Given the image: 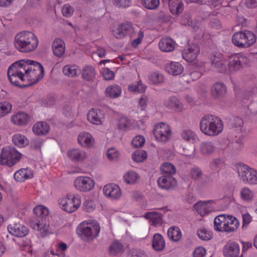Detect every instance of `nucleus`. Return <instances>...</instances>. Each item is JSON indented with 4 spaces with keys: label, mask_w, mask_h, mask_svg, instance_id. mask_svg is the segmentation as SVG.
Instances as JSON below:
<instances>
[{
    "label": "nucleus",
    "mask_w": 257,
    "mask_h": 257,
    "mask_svg": "<svg viewBox=\"0 0 257 257\" xmlns=\"http://www.w3.org/2000/svg\"><path fill=\"white\" fill-rule=\"evenodd\" d=\"M144 37V33L143 31L140 30L138 34L137 38L134 39L132 42V45L134 47H137L142 42L143 38Z\"/></svg>",
    "instance_id": "774afa93"
},
{
    "label": "nucleus",
    "mask_w": 257,
    "mask_h": 257,
    "mask_svg": "<svg viewBox=\"0 0 257 257\" xmlns=\"http://www.w3.org/2000/svg\"><path fill=\"white\" fill-rule=\"evenodd\" d=\"M159 47L163 52H171L173 51L175 48V43L171 38H164L159 42Z\"/></svg>",
    "instance_id": "473e14b6"
},
{
    "label": "nucleus",
    "mask_w": 257,
    "mask_h": 257,
    "mask_svg": "<svg viewBox=\"0 0 257 257\" xmlns=\"http://www.w3.org/2000/svg\"><path fill=\"white\" fill-rule=\"evenodd\" d=\"M95 181L87 176H81L75 178L73 182L74 188L78 191L83 193L92 191L95 187Z\"/></svg>",
    "instance_id": "9b49d317"
},
{
    "label": "nucleus",
    "mask_w": 257,
    "mask_h": 257,
    "mask_svg": "<svg viewBox=\"0 0 257 257\" xmlns=\"http://www.w3.org/2000/svg\"><path fill=\"white\" fill-rule=\"evenodd\" d=\"M132 126L131 120L125 117H121L118 121V128L122 131H127Z\"/></svg>",
    "instance_id": "5fc2aeb1"
},
{
    "label": "nucleus",
    "mask_w": 257,
    "mask_h": 257,
    "mask_svg": "<svg viewBox=\"0 0 257 257\" xmlns=\"http://www.w3.org/2000/svg\"><path fill=\"white\" fill-rule=\"evenodd\" d=\"M144 216L146 219H149L153 225H159L162 223V214L156 211L147 212Z\"/></svg>",
    "instance_id": "58836bf2"
},
{
    "label": "nucleus",
    "mask_w": 257,
    "mask_h": 257,
    "mask_svg": "<svg viewBox=\"0 0 257 257\" xmlns=\"http://www.w3.org/2000/svg\"><path fill=\"white\" fill-rule=\"evenodd\" d=\"M169 7L172 14L178 15L182 12L184 5L181 0H169Z\"/></svg>",
    "instance_id": "72a5a7b5"
},
{
    "label": "nucleus",
    "mask_w": 257,
    "mask_h": 257,
    "mask_svg": "<svg viewBox=\"0 0 257 257\" xmlns=\"http://www.w3.org/2000/svg\"><path fill=\"white\" fill-rule=\"evenodd\" d=\"M100 230V225L97 221L88 220L79 224L77 228V233L81 239L89 242L98 236Z\"/></svg>",
    "instance_id": "20e7f679"
},
{
    "label": "nucleus",
    "mask_w": 257,
    "mask_h": 257,
    "mask_svg": "<svg viewBox=\"0 0 257 257\" xmlns=\"http://www.w3.org/2000/svg\"><path fill=\"white\" fill-rule=\"evenodd\" d=\"M167 107L173 109L176 112H181L184 110V105L176 97H171L166 102Z\"/></svg>",
    "instance_id": "2f4dec72"
},
{
    "label": "nucleus",
    "mask_w": 257,
    "mask_h": 257,
    "mask_svg": "<svg viewBox=\"0 0 257 257\" xmlns=\"http://www.w3.org/2000/svg\"><path fill=\"white\" fill-rule=\"evenodd\" d=\"M236 169L238 178L243 183L248 185L257 184V170L244 164L236 165Z\"/></svg>",
    "instance_id": "423d86ee"
},
{
    "label": "nucleus",
    "mask_w": 257,
    "mask_h": 257,
    "mask_svg": "<svg viewBox=\"0 0 257 257\" xmlns=\"http://www.w3.org/2000/svg\"><path fill=\"white\" fill-rule=\"evenodd\" d=\"M87 120L95 125H102L105 121V114L103 111L98 108H91L87 114Z\"/></svg>",
    "instance_id": "4468645a"
},
{
    "label": "nucleus",
    "mask_w": 257,
    "mask_h": 257,
    "mask_svg": "<svg viewBox=\"0 0 257 257\" xmlns=\"http://www.w3.org/2000/svg\"><path fill=\"white\" fill-rule=\"evenodd\" d=\"M68 157L71 160L77 162H82L87 158L85 151L79 149H72L67 152Z\"/></svg>",
    "instance_id": "5701e85b"
},
{
    "label": "nucleus",
    "mask_w": 257,
    "mask_h": 257,
    "mask_svg": "<svg viewBox=\"0 0 257 257\" xmlns=\"http://www.w3.org/2000/svg\"><path fill=\"white\" fill-rule=\"evenodd\" d=\"M206 251L205 248L199 246L196 247L193 252L194 257H204L206 254Z\"/></svg>",
    "instance_id": "338daca9"
},
{
    "label": "nucleus",
    "mask_w": 257,
    "mask_h": 257,
    "mask_svg": "<svg viewBox=\"0 0 257 257\" xmlns=\"http://www.w3.org/2000/svg\"><path fill=\"white\" fill-rule=\"evenodd\" d=\"M153 133L155 140L161 144H165L168 142L172 135L170 126L168 123L163 122L154 125Z\"/></svg>",
    "instance_id": "1a4fd4ad"
},
{
    "label": "nucleus",
    "mask_w": 257,
    "mask_h": 257,
    "mask_svg": "<svg viewBox=\"0 0 257 257\" xmlns=\"http://www.w3.org/2000/svg\"><path fill=\"white\" fill-rule=\"evenodd\" d=\"M190 176L192 179L197 181L201 185L207 183V176L203 174L201 170L198 167H194L190 172Z\"/></svg>",
    "instance_id": "a878e982"
},
{
    "label": "nucleus",
    "mask_w": 257,
    "mask_h": 257,
    "mask_svg": "<svg viewBox=\"0 0 257 257\" xmlns=\"http://www.w3.org/2000/svg\"><path fill=\"white\" fill-rule=\"evenodd\" d=\"M149 79L152 83L159 84L164 82V77L163 75L158 71L151 72L149 76Z\"/></svg>",
    "instance_id": "49530a36"
},
{
    "label": "nucleus",
    "mask_w": 257,
    "mask_h": 257,
    "mask_svg": "<svg viewBox=\"0 0 257 257\" xmlns=\"http://www.w3.org/2000/svg\"><path fill=\"white\" fill-rule=\"evenodd\" d=\"M50 130L49 124L44 121H39L36 123L33 127V132L37 135H44L47 134Z\"/></svg>",
    "instance_id": "e433bc0d"
},
{
    "label": "nucleus",
    "mask_w": 257,
    "mask_h": 257,
    "mask_svg": "<svg viewBox=\"0 0 257 257\" xmlns=\"http://www.w3.org/2000/svg\"><path fill=\"white\" fill-rule=\"evenodd\" d=\"M169 238L174 241L179 240L182 237V233L180 229L176 226L170 227L167 232Z\"/></svg>",
    "instance_id": "37998d69"
},
{
    "label": "nucleus",
    "mask_w": 257,
    "mask_h": 257,
    "mask_svg": "<svg viewBox=\"0 0 257 257\" xmlns=\"http://www.w3.org/2000/svg\"><path fill=\"white\" fill-rule=\"evenodd\" d=\"M122 92L121 88L118 85H111L106 87L104 94L106 97L115 99L120 96Z\"/></svg>",
    "instance_id": "c85d7f7f"
},
{
    "label": "nucleus",
    "mask_w": 257,
    "mask_h": 257,
    "mask_svg": "<svg viewBox=\"0 0 257 257\" xmlns=\"http://www.w3.org/2000/svg\"><path fill=\"white\" fill-rule=\"evenodd\" d=\"M146 86L143 84L141 81L137 82V83L130 84L128 86V91L138 93H141L145 92Z\"/></svg>",
    "instance_id": "09e8293b"
},
{
    "label": "nucleus",
    "mask_w": 257,
    "mask_h": 257,
    "mask_svg": "<svg viewBox=\"0 0 257 257\" xmlns=\"http://www.w3.org/2000/svg\"><path fill=\"white\" fill-rule=\"evenodd\" d=\"M243 120L242 119L235 117L234 118L231 122V125L233 130L236 132L237 134L241 133L243 131Z\"/></svg>",
    "instance_id": "6e6d98bb"
},
{
    "label": "nucleus",
    "mask_w": 257,
    "mask_h": 257,
    "mask_svg": "<svg viewBox=\"0 0 257 257\" xmlns=\"http://www.w3.org/2000/svg\"><path fill=\"white\" fill-rule=\"evenodd\" d=\"M223 127L222 120L218 117L211 114L203 116L199 123L200 131L204 135L211 137L220 134L223 131Z\"/></svg>",
    "instance_id": "7ed1b4c3"
},
{
    "label": "nucleus",
    "mask_w": 257,
    "mask_h": 257,
    "mask_svg": "<svg viewBox=\"0 0 257 257\" xmlns=\"http://www.w3.org/2000/svg\"><path fill=\"white\" fill-rule=\"evenodd\" d=\"M184 70L183 66L176 62H171L166 66V71L170 74L177 76L181 74Z\"/></svg>",
    "instance_id": "7c9ffc66"
},
{
    "label": "nucleus",
    "mask_w": 257,
    "mask_h": 257,
    "mask_svg": "<svg viewBox=\"0 0 257 257\" xmlns=\"http://www.w3.org/2000/svg\"><path fill=\"white\" fill-rule=\"evenodd\" d=\"M226 93L225 85L221 82L214 83L211 88V94L213 97L215 98L223 97Z\"/></svg>",
    "instance_id": "bb28decb"
},
{
    "label": "nucleus",
    "mask_w": 257,
    "mask_h": 257,
    "mask_svg": "<svg viewBox=\"0 0 257 257\" xmlns=\"http://www.w3.org/2000/svg\"><path fill=\"white\" fill-rule=\"evenodd\" d=\"M147 158V152L142 150L135 151L132 155L133 160L138 163L144 161Z\"/></svg>",
    "instance_id": "3c124183"
},
{
    "label": "nucleus",
    "mask_w": 257,
    "mask_h": 257,
    "mask_svg": "<svg viewBox=\"0 0 257 257\" xmlns=\"http://www.w3.org/2000/svg\"><path fill=\"white\" fill-rule=\"evenodd\" d=\"M200 52L199 47L195 44L188 45L182 53L183 58L187 62H193L196 59Z\"/></svg>",
    "instance_id": "a211bd4d"
},
{
    "label": "nucleus",
    "mask_w": 257,
    "mask_h": 257,
    "mask_svg": "<svg viewBox=\"0 0 257 257\" xmlns=\"http://www.w3.org/2000/svg\"><path fill=\"white\" fill-rule=\"evenodd\" d=\"M33 177V172L30 168H22L14 174V178L18 182H23Z\"/></svg>",
    "instance_id": "cd10ccee"
},
{
    "label": "nucleus",
    "mask_w": 257,
    "mask_h": 257,
    "mask_svg": "<svg viewBox=\"0 0 257 257\" xmlns=\"http://www.w3.org/2000/svg\"><path fill=\"white\" fill-rule=\"evenodd\" d=\"M31 227L38 231L42 236H46L53 232L52 226L50 225L49 221L46 217L37 218L31 223Z\"/></svg>",
    "instance_id": "f8f14e48"
},
{
    "label": "nucleus",
    "mask_w": 257,
    "mask_h": 257,
    "mask_svg": "<svg viewBox=\"0 0 257 257\" xmlns=\"http://www.w3.org/2000/svg\"><path fill=\"white\" fill-rule=\"evenodd\" d=\"M142 4L146 8L154 10L159 6L160 1L159 0H142Z\"/></svg>",
    "instance_id": "052dcab7"
},
{
    "label": "nucleus",
    "mask_w": 257,
    "mask_h": 257,
    "mask_svg": "<svg viewBox=\"0 0 257 257\" xmlns=\"http://www.w3.org/2000/svg\"><path fill=\"white\" fill-rule=\"evenodd\" d=\"M157 183L160 188L167 190L174 188L177 184L176 180L171 175H163L158 178Z\"/></svg>",
    "instance_id": "f3484780"
},
{
    "label": "nucleus",
    "mask_w": 257,
    "mask_h": 257,
    "mask_svg": "<svg viewBox=\"0 0 257 257\" xmlns=\"http://www.w3.org/2000/svg\"><path fill=\"white\" fill-rule=\"evenodd\" d=\"M9 232L17 237H22L28 234V229L23 224L20 223H14L8 226Z\"/></svg>",
    "instance_id": "6ab92c4d"
},
{
    "label": "nucleus",
    "mask_w": 257,
    "mask_h": 257,
    "mask_svg": "<svg viewBox=\"0 0 257 257\" xmlns=\"http://www.w3.org/2000/svg\"><path fill=\"white\" fill-rule=\"evenodd\" d=\"M145 138L141 135L136 136L132 141V145L134 148L142 147L145 144Z\"/></svg>",
    "instance_id": "0e129e2a"
},
{
    "label": "nucleus",
    "mask_w": 257,
    "mask_h": 257,
    "mask_svg": "<svg viewBox=\"0 0 257 257\" xmlns=\"http://www.w3.org/2000/svg\"><path fill=\"white\" fill-rule=\"evenodd\" d=\"M12 140L13 143L20 148L25 147L29 144V141L25 136L20 134L14 135Z\"/></svg>",
    "instance_id": "c03bdc74"
},
{
    "label": "nucleus",
    "mask_w": 257,
    "mask_h": 257,
    "mask_svg": "<svg viewBox=\"0 0 257 257\" xmlns=\"http://www.w3.org/2000/svg\"><path fill=\"white\" fill-rule=\"evenodd\" d=\"M181 139L187 142L194 143L198 140L197 134L190 129L183 130L181 134Z\"/></svg>",
    "instance_id": "c9c22d12"
},
{
    "label": "nucleus",
    "mask_w": 257,
    "mask_h": 257,
    "mask_svg": "<svg viewBox=\"0 0 257 257\" xmlns=\"http://www.w3.org/2000/svg\"><path fill=\"white\" fill-rule=\"evenodd\" d=\"M212 65L218 69L219 71L227 70V60L223 59L219 54L211 58Z\"/></svg>",
    "instance_id": "f704fd0d"
},
{
    "label": "nucleus",
    "mask_w": 257,
    "mask_h": 257,
    "mask_svg": "<svg viewBox=\"0 0 257 257\" xmlns=\"http://www.w3.org/2000/svg\"><path fill=\"white\" fill-rule=\"evenodd\" d=\"M83 207L86 211L92 212L95 209L96 205L93 200L87 199L83 202Z\"/></svg>",
    "instance_id": "e2e57ef3"
},
{
    "label": "nucleus",
    "mask_w": 257,
    "mask_h": 257,
    "mask_svg": "<svg viewBox=\"0 0 257 257\" xmlns=\"http://www.w3.org/2000/svg\"><path fill=\"white\" fill-rule=\"evenodd\" d=\"M139 175L135 171H130L126 172L123 176L124 182L130 185L136 183L139 180Z\"/></svg>",
    "instance_id": "79ce46f5"
},
{
    "label": "nucleus",
    "mask_w": 257,
    "mask_h": 257,
    "mask_svg": "<svg viewBox=\"0 0 257 257\" xmlns=\"http://www.w3.org/2000/svg\"><path fill=\"white\" fill-rule=\"evenodd\" d=\"M28 116L25 112H19L12 116L11 120L15 124L24 125L28 121Z\"/></svg>",
    "instance_id": "a19ab883"
},
{
    "label": "nucleus",
    "mask_w": 257,
    "mask_h": 257,
    "mask_svg": "<svg viewBox=\"0 0 257 257\" xmlns=\"http://www.w3.org/2000/svg\"><path fill=\"white\" fill-rule=\"evenodd\" d=\"M74 13V9L69 4L65 5L62 9L63 16L66 18L71 17Z\"/></svg>",
    "instance_id": "69168bd1"
},
{
    "label": "nucleus",
    "mask_w": 257,
    "mask_h": 257,
    "mask_svg": "<svg viewBox=\"0 0 257 257\" xmlns=\"http://www.w3.org/2000/svg\"><path fill=\"white\" fill-rule=\"evenodd\" d=\"M134 32V28L131 23H122L112 30L113 36L118 39H122Z\"/></svg>",
    "instance_id": "2eb2a0df"
},
{
    "label": "nucleus",
    "mask_w": 257,
    "mask_h": 257,
    "mask_svg": "<svg viewBox=\"0 0 257 257\" xmlns=\"http://www.w3.org/2000/svg\"><path fill=\"white\" fill-rule=\"evenodd\" d=\"M215 150L214 144L211 141L202 142L199 145V151L202 156H209L213 154Z\"/></svg>",
    "instance_id": "b1692460"
},
{
    "label": "nucleus",
    "mask_w": 257,
    "mask_h": 257,
    "mask_svg": "<svg viewBox=\"0 0 257 257\" xmlns=\"http://www.w3.org/2000/svg\"><path fill=\"white\" fill-rule=\"evenodd\" d=\"M249 62L247 57L242 53L231 54L227 60V70L230 72L237 71L248 65Z\"/></svg>",
    "instance_id": "6e6552de"
},
{
    "label": "nucleus",
    "mask_w": 257,
    "mask_h": 257,
    "mask_svg": "<svg viewBox=\"0 0 257 257\" xmlns=\"http://www.w3.org/2000/svg\"><path fill=\"white\" fill-rule=\"evenodd\" d=\"M165 246V242L163 237L159 233L154 235L152 240V247L154 250L157 251H162Z\"/></svg>",
    "instance_id": "4c0bfd02"
},
{
    "label": "nucleus",
    "mask_w": 257,
    "mask_h": 257,
    "mask_svg": "<svg viewBox=\"0 0 257 257\" xmlns=\"http://www.w3.org/2000/svg\"><path fill=\"white\" fill-rule=\"evenodd\" d=\"M81 203V197L79 194H67L59 200L60 208L68 213L77 210Z\"/></svg>",
    "instance_id": "0eeeda50"
},
{
    "label": "nucleus",
    "mask_w": 257,
    "mask_h": 257,
    "mask_svg": "<svg viewBox=\"0 0 257 257\" xmlns=\"http://www.w3.org/2000/svg\"><path fill=\"white\" fill-rule=\"evenodd\" d=\"M79 72L80 69L75 65H66L63 68V73L64 74L70 77L77 76Z\"/></svg>",
    "instance_id": "de8ad7c7"
},
{
    "label": "nucleus",
    "mask_w": 257,
    "mask_h": 257,
    "mask_svg": "<svg viewBox=\"0 0 257 257\" xmlns=\"http://www.w3.org/2000/svg\"><path fill=\"white\" fill-rule=\"evenodd\" d=\"M239 225V221L237 218L231 215L225 214V232H233L238 228Z\"/></svg>",
    "instance_id": "4be33fe9"
},
{
    "label": "nucleus",
    "mask_w": 257,
    "mask_h": 257,
    "mask_svg": "<svg viewBox=\"0 0 257 257\" xmlns=\"http://www.w3.org/2000/svg\"><path fill=\"white\" fill-rule=\"evenodd\" d=\"M234 46L241 48H247L252 46L256 41V35L251 31L245 30L235 33L232 37Z\"/></svg>",
    "instance_id": "39448f33"
},
{
    "label": "nucleus",
    "mask_w": 257,
    "mask_h": 257,
    "mask_svg": "<svg viewBox=\"0 0 257 257\" xmlns=\"http://www.w3.org/2000/svg\"><path fill=\"white\" fill-rule=\"evenodd\" d=\"M194 208L202 216H205L211 212L218 209L216 207V203L213 200L199 201L194 204Z\"/></svg>",
    "instance_id": "ddd939ff"
},
{
    "label": "nucleus",
    "mask_w": 257,
    "mask_h": 257,
    "mask_svg": "<svg viewBox=\"0 0 257 257\" xmlns=\"http://www.w3.org/2000/svg\"><path fill=\"white\" fill-rule=\"evenodd\" d=\"M161 172L164 175L165 174H173L176 172L175 167L172 164L165 163L163 164L161 168Z\"/></svg>",
    "instance_id": "4d7b16f0"
},
{
    "label": "nucleus",
    "mask_w": 257,
    "mask_h": 257,
    "mask_svg": "<svg viewBox=\"0 0 257 257\" xmlns=\"http://www.w3.org/2000/svg\"><path fill=\"white\" fill-rule=\"evenodd\" d=\"M197 235L200 239L205 241L210 240L212 237V234L210 231L203 228L198 230Z\"/></svg>",
    "instance_id": "bf43d9fd"
},
{
    "label": "nucleus",
    "mask_w": 257,
    "mask_h": 257,
    "mask_svg": "<svg viewBox=\"0 0 257 257\" xmlns=\"http://www.w3.org/2000/svg\"><path fill=\"white\" fill-rule=\"evenodd\" d=\"M123 250L122 244L118 241H113L109 247V252L111 255H116Z\"/></svg>",
    "instance_id": "8fccbe9b"
},
{
    "label": "nucleus",
    "mask_w": 257,
    "mask_h": 257,
    "mask_svg": "<svg viewBox=\"0 0 257 257\" xmlns=\"http://www.w3.org/2000/svg\"><path fill=\"white\" fill-rule=\"evenodd\" d=\"M104 195L111 199L116 200L121 195V191L118 186L115 184H109L105 185L103 188Z\"/></svg>",
    "instance_id": "dca6fc26"
},
{
    "label": "nucleus",
    "mask_w": 257,
    "mask_h": 257,
    "mask_svg": "<svg viewBox=\"0 0 257 257\" xmlns=\"http://www.w3.org/2000/svg\"><path fill=\"white\" fill-rule=\"evenodd\" d=\"M52 50L54 54L56 56L61 57L65 52V45L64 42L61 39H56L53 42Z\"/></svg>",
    "instance_id": "c756f323"
},
{
    "label": "nucleus",
    "mask_w": 257,
    "mask_h": 257,
    "mask_svg": "<svg viewBox=\"0 0 257 257\" xmlns=\"http://www.w3.org/2000/svg\"><path fill=\"white\" fill-rule=\"evenodd\" d=\"M214 228L216 231L225 232V214H220L215 218Z\"/></svg>",
    "instance_id": "ea45409f"
},
{
    "label": "nucleus",
    "mask_w": 257,
    "mask_h": 257,
    "mask_svg": "<svg viewBox=\"0 0 257 257\" xmlns=\"http://www.w3.org/2000/svg\"><path fill=\"white\" fill-rule=\"evenodd\" d=\"M33 212L37 216L38 218L45 217L49 214L48 209L41 205L35 207L34 208Z\"/></svg>",
    "instance_id": "603ef678"
},
{
    "label": "nucleus",
    "mask_w": 257,
    "mask_h": 257,
    "mask_svg": "<svg viewBox=\"0 0 257 257\" xmlns=\"http://www.w3.org/2000/svg\"><path fill=\"white\" fill-rule=\"evenodd\" d=\"M240 199L244 202L250 203L255 198V193L254 191L248 187L242 188L239 192Z\"/></svg>",
    "instance_id": "393cba45"
},
{
    "label": "nucleus",
    "mask_w": 257,
    "mask_h": 257,
    "mask_svg": "<svg viewBox=\"0 0 257 257\" xmlns=\"http://www.w3.org/2000/svg\"><path fill=\"white\" fill-rule=\"evenodd\" d=\"M12 104L7 101L0 102V116H3L9 113L12 110Z\"/></svg>",
    "instance_id": "13d9d810"
},
{
    "label": "nucleus",
    "mask_w": 257,
    "mask_h": 257,
    "mask_svg": "<svg viewBox=\"0 0 257 257\" xmlns=\"http://www.w3.org/2000/svg\"><path fill=\"white\" fill-rule=\"evenodd\" d=\"M96 75L95 70L94 67L91 66H85L82 71V76L83 79L90 81L93 80Z\"/></svg>",
    "instance_id": "a18cd8bd"
},
{
    "label": "nucleus",
    "mask_w": 257,
    "mask_h": 257,
    "mask_svg": "<svg viewBox=\"0 0 257 257\" xmlns=\"http://www.w3.org/2000/svg\"><path fill=\"white\" fill-rule=\"evenodd\" d=\"M21 158V154L15 148L5 147L3 149L0 156V163L11 167L17 163Z\"/></svg>",
    "instance_id": "9d476101"
},
{
    "label": "nucleus",
    "mask_w": 257,
    "mask_h": 257,
    "mask_svg": "<svg viewBox=\"0 0 257 257\" xmlns=\"http://www.w3.org/2000/svg\"><path fill=\"white\" fill-rule=\"evenodd\" d=\"M100 73L104 79L106 80H111L113 79L114 77L113 71L106 67L102 68L100 70Z\"/></svg>",
    "instance_id": "680f3d73"
},
{
    "label": "nucleus",
    "mask_w": 257,
    "mask_h": 257,
    "mask_svg": "<svg viewBox=\"0 0 257 257\" xmlns=\"http://www.w3.org/2000/svg\"><path fill=\"white\" fill-rule=\"evenodd\" d=\"M223 253L225 257H237L240 253L239 246L237 242H228L223 247Z\"/></svg>",
    "instance_id": "aec40b11"
},
{
    "label": "nucleus",
    "mask_w": 257,
    "mask_h": 257,
    "mask_svg": "<svg viewBox=\"0 0 257 257\" xmlns=\"http://www.w3.org/2000/svg\"><path fill=\"white\" fill-rule=\"evenodd\" d=\"M8 75L11 82L23 87L37 82L44 75V69L38 62L23 59L13 63L8 69Z\"/></svg>",
    "instance_id": "f257e3e1"
},
{
    "label": "nucleus",
    "mask_w": 257,
    "mask_h": 257,
    "mask_svg": "<svg viewBox=\"0 0 257 257\" xmlns=\"http://www.w3.org/2000/svg\"><path fill=\"white\" fill-rule=\"evenodd\" d=\"M15 48L20 52L30 53L34 52L39 44L37 36L29 31H23L18 33L14 38Z\"/></svg>",
    "instance_id": "f03ea898"
},
{
    "label": "nucleus",
    "mask_w": 257,
    "mask_h": 257,
    "mask_svg": "<svg viewBox=\"0 0 257 257\" xmlns=\"http://www.w3.org/2000/svg\"><path fill=\"white\" fill-rule=\"evenodd\" d=\"M106 155L110 161H115L119 159L120 154L116 148H110L107 150Z\"/></svg>",
    "instance_id": "864d4df0"
},
{
    "label": "nucleus",
    "mask_w": 257,
    "mask_h": 257,
    "mask_svg": "<svg viewBox=\"0 0 257 257\" xmlns=\"http://www.w3.org/2000/svg\"><path fill=\"white\" fill-rule=\"evenodd\" d=\"M78 144L83 148H91L94 144V140L92 135L88 132L80 133L77 138Z\"/></svg>",
    "instance_id": "412c9836"
}]
</instances>
